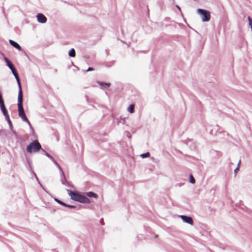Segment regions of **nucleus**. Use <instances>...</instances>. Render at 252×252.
Wrapping results in <instances>:
<instances>
[{"label": "nucleus", "instance_id": "nucleus-1", "mask_svg": "<svg viewBox=\"0 0 252 252\" xmlns=\"http://www.w3.org/2000/svg\"><path fill=\"white\" fill-rule=\"evenodd\" d=\"M18 114L20 117L25 122L30 124V121L28 119L23 107V93L22 88H20L18 92Z\"/></svg>", "mask_w": 252, "mask_h": 252}, {"label": "nucleus", "instance_id": "nucleus-2", "mask_svg": "<svg viewBox=\"0 0 252 252\" xmlns=\"http://www.w3.org/2000/svg\"><path fill=\"white\" fill-rule=\"evenodd\" d=\"M68 193L70 196L71 199L73 200L82 203L89 204L91 203L90 200L85 195L70 190H67Z\"/></svg>", "mask_w": 252, "mask_h": 252}, {"label": "nucleus", "instance_id": "nucleus-3", "mask_svg": "<svg viewBox=\"0 0 252 252\" xmlns=\"http://www.w3.org/2000/svg\"><path fill=\"white\" fill-rule=\"evenodd\" d=\"M41 148L40 144L37 140H34L31 142L27 147V151L28 153H36L38 152Z\"/></svg>", "mask_w": 252, "mask_h": 252}, {"label": "nucleus", "instance_id": "nucleus-4", "mask_svg": "<svg viewBox=\"0 0 252 252\" xmlns=\"http://www.w3.org/2000/svg\"><path fill=\"white\" fill-rule=\"evenodd\" d=\"M4 60L5 61V62L6 63L7 66L11 69L12 73L14 75V76L17 81L18 86H19V89L22 88L18 73L16 71V69L15 68L13 64L6 57H4Z\"/></svg>", "mask_w": 252, "mask_h": 252}, {"label": "nucleus", "instance_id": "nucleus-5", "mask_svg": "<svg viewBox=\"0 0 252 252\" xmlns=\"http://www.w3.org/2000/svg\"><path fill=\"white\" fill-rule=\"evenodd\" d=\"M197 12L198 13H199L202 16V21L207 22L210 20L211 15L209 11L204 9L198 8L197 10Z\"/></svg>", "mask_w": 252, "mask_h": 252}, {"label": "nucleus", "instance_id": "nucleus-6", "mask_svg": "<svg viewBox=\"0 0 252 252\" xmlns=\"http://www.w3.org/2000/svg\"><path fill=\"white\" fill-rule=\"evenodd\" d=\"M180 217L184 222L188 223L191 225L193 224V221L191 217L184 215L180 216Z\"/></svg>", "mask_w": 252, "mask_h": 252}, {"label": "nucleus", "instance_id": "nucleus-7", "mask_svg": "<svg viewBox=\"0 0 252 252\" xmlns=\"http://www.w3.org/2000/svg\"><path fill=\"white\" fill-rule=\"evenodd\" d=\"M37 20L39 23H45L47 21L46 17L41 13H39L37 15Z\"/></svg>", "mask_w": 252, "mask_h": 252}, {"label": "nucleus", "instance_id": "nucleus-8", "mask_svg": "<svg viewBox=\"0 0 252 252\" xmlns=\"http://www.w3.org/2000/svg\"><path fill=\"white\" fill-rule=\"evenodd\" d=\"M0 107L3 114L6 117V118L9 119V115L8 113V111L5 106L4 104L0 105Z\"/></svg>", "mask_w": 252, "mask_h": 252}, {"label": "nucleus", "instance_id": "nucleus-9", "mask_svg": "<svg viewBox=\"0 0 252 252\" xmlns=\"http://www.w3.org/2000/svg\"><path fill=\"white\" fill-rule=\"evenodd\" d=\"M9 43L13 47H14V48H15L16 49H18L19 51L21 50V48L20 46L17 42H16L14 41L11 40V39H10L9 40Z\"/></svg>", "mask_w": 252, "mask_h": 252}, {"label": "nucleus", "instance_id": "nucleus-10", "mask_svg": "<svg viewBox=\"0 0 252 252\" xmlns=\"http://www.w3.org/2000/svg\"><path fill=\"white\" fill-rule=\"evenodd\" d=\"M86 195L89 197H94L95 198H98V195L96 193H94L92 191H89V192H87Z\"/></svg>", "mask_w": 252, "mask_h": 252}, {"label": "nucleus", "instance_id": "nucleus-11", "mask_svg": "<svg viewBox=\"0 0 252 252\" xmlns=\"http://www.w3.org/2000/svg\"><path fill=\"white\" fill-rule=\"evenodd\" d=\"M97 83L101 87L103 88H109L111 86V84L109 83H104L102 82L98 81Z\"/></svg>", "mask_w": 252, "mask_h": 252}, {"label": "nucleus", "instance_id": "nucleus-12", "mask_svg": "<svg viewBox=\"0 0 252 252\" xmlns=\"http://www.w3.org/2000/svg\"><path fill=\"white\" fill-rule=\"evenodd\" d=\"M56 201L58 202L59 204L64 206H66V207H68L69 208H75V206H72V205H67L66 204L63 203V202H62V201L61 200H59L58 199H56Z\"/></svg>", "mask_w": 252, "mask_h": 252}, {"label": "nucleus", "instance_id": "nucleus-13", "mask_svg": "<svg viewBox=\"0 0 252 252\" xmlns=\"http://www.w3.org/2000/svg\"><path fill=\"white\" fill-rule=\"evenodd\" d=\"M128 112H129L130 113H133L134 112V104H131L129 105L127 109Z\"/></svg>", "mask_w": 252, "mask_h": 252}, {"label": "nucleus", "instance_id": "nucleus-14", "mask_svg": "<svg viewBox=\"0 0 252 252\" xmlns=\"http://www.w3.org/2000/svg\"><path fill=\"white\" fill-rule=\"evenodd\" d=\"M68 54H69V56H70L71 57H74L75 56V55H76L75 50L74 49H71L69 51V53Z\"/></svg>", "mask_w": 252, "mask_h": 252}, {"label": "nucleus", "instance_id": "nucleus-15", "mask_svg": "<svg viewBox=\"0 0 252 252\" xmlns=\"http://www.w3.org/2000/svg\"><path fill=\"white\" fill-rule=\"evenodd\" d=\"M189 178H190V182L192 184H194L195 182V180L192 175H190Z\"/></svg>", "mask_w": 252, "mask_h": 252}, {"label": "nucleus", "instance_id": "nucleus-16", "mask_svg": "<svg viewBox=\"0 0 252 252\" xmlns=\"http://www.w3.org/2000/svg\"><path fill=\"white\" fill-rule=\"evenodd\" d=\"M141 156L143 158L149 157L150 156V153L149 152H147L146 153L142 154Z\"/></svg>", "mask_w": 252, "mask_h": 252}, {"label": "nucleus", "instance_id": "nucleus-17", "mask_svg": "<svg viewBox=\"0 0 252 252\" xmlns=\"http://www.w3.org/2000/svg\"><path fill=\"white\" fill-rule=\"evenodd\" d=\"M4 104V101H3V100L2 99V95L1 94V93L0 92V105H2V104Z\"/></svg>", "mask_w": 252, "mask_h": 252}, {"label": "nucleus", "instance_id": "nucleus-18", "mask_svg": "<svg viewBox=\"0 0 252 252\" xmlns=\"http://www.w3.org/2000/svg\"><path fill=\"white\" fill-rule=\"evenodd\" d=\"M240 162H241V160H239V162L238 163L237 167L234 170V172L235 173H236L237 171L239 170V166H240Z\"/></svg>", "mask_w": 252, "mask_h": 252}, {"label": "nucleus", "instance_id": "nucleus-19", "mask_svg": "<svg viewBox=\"0 0 252 252\" xmlns=\"http://www.w3.org/2000/svg\"><path fill=\"white\" fill-rule=\"evenodd\" d=\"M94 68H92V67H89L88 68V69L86 70V71H93L94 70Z\"/></svg>", "mask_w": 252, "mask_h": 252}, {"label": "nucleus", "instance_id": "nucleus-20", "mask_svg": "<svg viewBox=\"0 0 252 252\" xmlns=\"http://www.w3.org/2000/svg\"><path fill=\"white\" fill-rule=\"evenodd\" d=\"M7 120L8 121V123H9V124L10 125H12V123L10 120V118L9 117V119L8 118H6Z\"/></svg>", "mask_w": 252, "mask_h": 252}]
</instances>
